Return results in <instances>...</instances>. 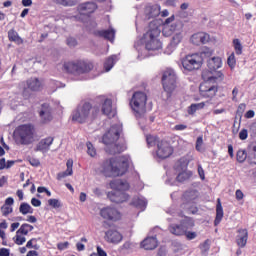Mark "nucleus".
<instances>
[{
  "label": "nucleus",
  "instance_id": "nucleus-3",
  "mask_svg": "<svg viewBox=\"0 0 256 256\" xmlns=\"http://www.w3.org/2000/svg\"><path fill=\"white\" fill-rule=\"evenodd\" d=\"M161 30L157 24V20L150 22L147 32L144 34L140 42H136L134 47L139 51V45L142 44L146 51H159L163 44L159 40Z\"/></svg>",
  "mask_w": 256,
  "mask_h": 256
},
{
  "label": "nucleus",
  "instance_id": "nucleus-44",
  "mask_svg": "<svg viewBox=\"0 0 256 256\" xmlns=\"http://www.w3.org/2000/svg\"><path fill=\"white\" fill-rule=\"evenodd\" d=\"M227 63L230 69H235V65H237V60L235 59V53H232L228 59Z\"/></svg>",
  "mask_w": 256,
  "mask_h": 256
},
{
  "label": "nucleus",
  "instance_id": "nucleus-31",
  "mask_svg": "<svg viewBox=\"0 0 256 256\" xmlns=\"http://www.w3.org/2000/svg\"><path fill=\"white\" fill-rule=\"evenodd\" d=\"M223 206L221 205V199H217V205H216V218L214 221V225L217 226L219 223H221L223 219Z\"/></svg>",
  "mask_w": 256,
  "mask_h": 256
},
{
  "label": "nucleus",
  "instance_id": "nucleus-43",
  "mask_svg": "<svg viewBox=\"0 0 256 256\" xmlns=\"http://www.w3.org/2000/svg\"><path fill=\"white\" fill-rule=\"evenodd\" d=\"M236 157L239 163H244V161L247 159V152H245V150H239Z\"/></svg>",
  "mask_w": 256,
  "mask_h": 256
},
{
  "label": "nucleus",
  "instance_id": "nucleus-57",
  "mask_svg": "<svg viewBox=\"0 0 256 256\" xmlns=\"http://www.w3.org/2000/svg\"><path fill=\"white\" fill-rule=\"evenodd\" d=\"M67 45L69 47H75L77 45V40L75 38H68Z\"/></svg>",
  "mask_w": 256,
  "mask_h": 256
},
{
  "label": "nucleus",
  "instance_id": "nucleus-21",
  "mask_svg": "<svg viewBox=\"0 0 256 256\" xmlns=\"http://www.w3.org/2000/svg\"><path fill=\"white\" fill-rule=\"evenodd\" d=\"M141 249H145V251H153L159 247V241L157 240V237L150 236L146 237L141 243H140Z\"/></svg>",
  "mask_w": 256,
  "mask_h": 256
},
{
  "label": "nucleus",
  "instance_id": "nucleus-2",
  "mask_svg": "<svg viewBox=\"0 0 256 256\" xmlns=\"http://www.w3.org/2000/svg\"><path fill=\"white\" fill-rule=\"evenodd\" d=\"M122 131L123 125L116 124L111 126V128L102 137V143L106 145V151L111 155L123 153V151L127 149L125 140L120 137Z\"/></svg>",
  "mask_w": 256,
  "mask_h": 256
},
{
  "label": "nucleus",
  "instance_id": "nucleus-39",
  "mask_svg": "<svg viewBox=\"0 0 256 256\" xmlns=\"http://www.w3.org/2000/svg\"><path fill=\"white\" fill-rule=\"evenodd\" d=\"M248 159H249L250 163H252L253 165H256V144H254L250 147Z\"/></svg>",
  "mask_w": 256,
  "mask_h": 256
},
{
  "label": "nucleus",
  "instance_id": "nucleus-4",
  "mask_svg": "<svg viewBox=\"0 0 256 256\" xmlns=\"http://www.w3.org/2000/svg\"><path fill=\"white\" fill-rule=\"evenodd\" d=\"M109 185L113 191L108 192L107 197L112 203H125L129 199V196L123 192L129 189V183L127 181L121 179L112 180Z\"/></svg>",
  "mask_w": 256,
  "mask_h": 256
},
{
  "label": "nucleus",
  "instance_id": "nucleus-54",
  "mask_svg": "<svg viewBox=\"0 0 256 256\" xmlns=\"http://www.w3.org/2000/svg\"><path fill=\"white\" fill-rule=\"evenodd\" d=\"M198 175L202 181H205V170H203L201 165H198Z\"/></svg>",
  "mask_w": 256,
  "mask_h": 256
},
{
  "label": "nucleus",
  "instance_id": "nucleus-34",
  "mask_svg": "<svg viewBox=\"0 0 256 256\" xmlns=\"http://www.w3.org/2000/svg\"><path fill=\"white\" fill-rule=\"evenodd\" d=\"M201 109H205V102L191 104L190 107H188V115H195V113L201 111Z\"/></svg>",
  "mask_w": 256,
  "mask_h": 256
},
{
  "label": "nucleus",
  "instance_id": "nucleus-47",
  "mask_svg": "<svg viewBox=\"0 0 256 256\" xmlns=\"http://www.w3.org/2000/svg\"><path fill=\"white\" fill-rule=\"evenodd\" d=\"M1 213L4 217H7V215H11L13 213V207L6 206L5 204L1 207Z\"/></svg>",
  "mask_w": 256,
  "mask_h": 256
},
{
  "label": "nucleus",
  "instance_id": "nucleus-30",
  "mask_svg": "<svg viewBox=\"0 0 256 256\" xmlns=\"http://www.w3.org/2000/svg\"><path fill=\"white\" fill-rule=\"evenodd\" d=\"M238 233L239 235L237 238V245L239 247H245V245H247V239L249 237V233L247 232V229H240Z\"/></svg>",
  "mask_w": 256,
  "mask_h": 256
},
{
  "label": "nucleus",
  "instance_id": "nucleus-49",
  "mask_svg": "<svg viewBox=\"0 0 256 256\" xmlns=\"http://www.w3.org/2000/svg\"><path fill=\"white\" fill-rule=\"evenodd\" d=\"M200 249L203 253V255H205L207 253V251H209L210 249V245H209V240H206L201 246Z\"/></svg>",
  "mask_w": 256,
  "mask_h": 256
},
{
  "label": "nucleus",
  "instance_id": "nucleus-17",
  "mask_svg": "<svg viewBox=\"0 0 256 256\" xmlns=\"http://www.w3.org/2000/svg\"><path fill=\"white\" fill-rule=\"evenodd\" d=\"M100 216L107 221H119L121 219V212L115 207L108 206L100 210Z\"/></svg>",
  "mask_w": 256,
  "mask_h": 256
},
{
  "label": "nucleus",
  "instance_id": "nucleus-24",
  "mask_svg": "<svg viewBox=\"0 0 256 256\" xmlns=\"http://www.w3.org/2000/svg\"><path fill=\"white\" fill-rule=\"evenodd\" d=\"M27 89L33 92H39L43 90L44 83L42 79L30 78L26 81Z\"/></svg>",
  "mask_w": 256,
  "mask_h": 256
},
{
  "label": "nucleus",
  "instance_id": "nucleus-9",
  "mask_svg": "<svg viewBox=\"0 0 256 256\" xmlns=\"http://www.w3.org/2000/svg\"><path fill=\"white\" fill-rule=\"evenodd\" d=\"M147 105V94L135 92L130 100V106L136 117H143Z\"/></svg>",
  "mask_w": 256,
  "mask_h": 256
},
{
  "label": "nucleus",
  "instance_id": "nucleus-19",
  "mask_svg": "<svg viewBox=\"0 0 256 256\" xmlns=\"http://www.w3.org/2000/svg\"><path fill=\"white\" fill-rule=\"evenodd\" d=\"M175 171L177 173L176 179L179 183H183L184 181H188L193 176L191 171H183V164L181 161H178L175 165Z\"/></svg>",
  "mask_w": 256,
  "mask_h": 256
},
{
  "label": "nucleus",
  "instance_id": "nucleus-18",
  "mask_svg": "<svg viewBox=\"0 0 256 256\" xmlns=\"http://www.w3.org/2000/svg\"><path fill=\"white\" fill-rule=\"evenodd\" d=\"M191 227H195V222L193 220L188 219V224L185 225V222H181L180 225H170L169 231L172 235L181 236L185 235L186 229H191Z\"/></svg>",
  "mask_w": 256,
  "mask_h": 256
},
{
  "label": "nucleus",
  "instance_id": "nucleus-5",
  "mask_svg": "<svg viewBox=\"0 0 256 256\" xmlns=\"http://www.w3.org/2000/svg\"><path fill=\"white\" fill-rule=\"evenodd\" d=\"M207 67L208 69L202 72V79H204V81H218V79L223 81V72L217 70L223 67V60L221 57L217 56L210 58Z\"/></svg>",
  "mask_w": 256,
  "mask_h": 256
},
{
  "label": "nucleus",
  "instance_id": "nucleus-61",
  "mask_svg": "<svg viewBox=\"0 0 256 256\" xmlns=\"http://www.w3.org/2000/svg\"><path fill=\"white\" fill-rule=\"evenodd\" d=\"M13 203H15V200L13 199V197H8L5 200L4 205H6L7 207H11V205H13Z\"/></svg>",
  "mask_w": 256,
  "mask_h": 256
},
{
  "label": "nucleus",
  "instance_id": "nucleus-12",
  "mask_svg": "<svg viewBox=\"0 0 256 256\" xmlns=\"http://www.w3.org/2000/svg\"><path fill=\"white\" fill-rule=\"evenodd\" d=\"M177 83V74L175 73V70L168 68L164 71L162 76V85L164 88V91L166 93H173L175 91V87Z\"/></svg>",
  "mask_w": 256,
  "mask_h": 256
},
{
  "label": "nucleus",
  "instance_id": "nucleus-55",
  "mask_svg": "<svg viewBox=\"0 0 256 256\" xmlns=\"http://www.w3.org/2000/svg\"><path fill=\"white\" fill-rule=\"evenodd\" d=\"M235 197H236L237 201H241V200H243V197H245V194H243V191L238 189L235 192Z\"/></svg>",
  "mask_w": 256,
  "mask_h": 256
},
{
  "label": "nucleus",
  "instance_id": "nucleus-51",
  "mask_svg": "<svg viewBox=\"0 0 256 256\" xmlns=\"http://www.w3.org/2000/svg\"><path fill=\"white\" fill-rule=\"evenodd\" d=\"M237 95H239V87H234V89L232 90V101H234V103H237L239 101Z\"/></svg>",
  "mask_w": 256,
  "mask_h": 256
},
{
  "label": "nucleus",
  "instance_id": "nucleus-37",
  "mask_svg": "<svg viewBox=\"0 0 256 256\" xmlns=\"http://www.w3.org/2000/svg\"><path fill=\"white\" fill-rule=\"evenodd\" d=\"M8 37L10 41H14V43H17L18 45H21V43H23V39L19 37V34L15 30H10L8 32Z\"/></svg>",
  "mask_w": 256,
  "mask_h": 256
},
{
  "label": "nucleus",
  "instance_id": "nucleus-1",
  "mask_svg": "<svg viewBox=\"0 0 256 256\" xmlns=\"http://www.w3.org/2000/svg\"><path fill=\"white\" fill-rule=\"evenodd\" d=\"M131 158L129 156H120L118 158H111L105 160L98 168L97 171L104 175V177H121L127 173Z\"/></svg>",
  "mask_w": 256,
  "mask_h": 256
},
{
  "label": "nucleus",
  "instance_id": "nucleus-63",
  "mask_svg": "<svg viewBox=\"0 0 256 256\" xmlns=\"http://www.w3.org/2000/svg\"><path fill=\"white\" fill-rule=\"evenodd\" d=\"M158 255L159 256L167 255V248L166 247H160L159 250H158Z\"/></svg>",
  "mask_w": 256,
  "mask_h": 256
},
{
  "label": "nucleus",
  "instance_id": "nucleus-53",
  "mask_svg": "<svg viewBox=\"0 0 256 256\" xmlns=\"http://www.w3.org/2000/svg\"><path fill=\"white\" fill-rule=\"evenodd\" d=\"M245 109H247V105H245V103L239 104L238 109H237V114L243 115V113H245Z\"/></svg>",
  "mask_w": 256,
  "mask_h": 256
},
{
  "label": "nucleus",
  "instance_id": "nucleus-45",
  "mask_svg": "<svg viewBox=\"0 0 256 256\" xmlns=\"http://www.w3.org/2000/svg\"><path fill=\"white\" fill-rule=\"evenodd\" d=\"M196 151L203 153L205 149L203 148V136H199L196 140Z\"/></svg>",
  "mask_w": 256,
  "mask_h": 256
},
{
  "label": "nucleus",
  "instance_id": "nucleus-62",
  "mask_svg": "<svg viewBox=\"0 0 256 256\" xmlns=\"http://www.w3.org/2000/svg\"><path fill=\"white\" fill-rule=\"evenodd\" d=\"M97 253L98 256H107V252H105V250H103V248L100 246H97Z\"/></svg>",
  "mask_w": 256,
  "mask_h": 256
},
{
  "label": "nucleus",
  "instance_id": "nucleus-38",
  "mask_svg": "<svg viewBox=\"0 0 256 256\" xmlns=\"http://www.w3.org/2000/svg\"><path fill=\"white\" fill-rule=\"evenodd\" d=\"M19 211H20V213H22V215L32 214L33 207H31V205H29L28 203H22L20 205Z\"/></svg>",
  "mask_w": 256,
  "mask_h": 256
},
{
  "label": "nucleus",
  "instance_id": "nucleus-20",
  "mask_svg": "<svg viewBox=\"0 0 256 256\" xmlns=\"http://www.w3.org/2000/svg\"><path fill=\"white\" fill-rule=\"evenodd\" d=\"M144 15L146 19H155L161 15V5L149 4L145 7Z\"/></svg>",
  "mask_w": 256,
  "mask_h": 256
},
{
  "label": "nucleus",
  "instance_id": "nucleus-27",
  "mask_svg": "<svg viewBox=\"0 0 256 256\" xmlns=\"http://www.w3.org/2000/svg\"><path fill=\"white\" fill-rule=\"evenodd\" d=\"M102 113L107 117H115V111L113 110V101L106 99L102 104Z\"/></svg>",
  "mask_w": 256,
  "mask_h": 256
},
{
  "label": "nucleus",
  "instance_id": "nucleus-6",
  "mask_svg": "<svg viewBox=\"0 0 256 256\" xmlns=\"http://www.w3.org/2000/svg\"><path fill=\"white\" fill-rule=\"evenodd\" d=\"M14 137L20 145H31V143L35 142L37 137L35 126L31 124L18 126L14 131Z\"/></svg>",
  "mask_w": 256,
  "mask_h": 256
},
{
  "label": "nucleus",
  "instance_id": "nucleus-13",
  "mask_svg": "<svg viewBox=\"0 0 256 256\" xmlns=\"http://www.w3.org/2000/svg\"><path fill=\"white\" fill-rule=\"evenodd\" d=\"M217 83V80H204L202 84H200V95L202 97H205L206 99H212V97H215L217 95V85L212 84Z\"/></svg>",
  "mask_w": 256,
  "mask_h": 256
},
{
  "label": "nucleus",
  "instance_id": "nucleus-64",
  "mask_svg": "<svg viewBox=\"0 0 256 256\" xmlns=\"http://www.w3.org/2000/svg\"><path fill=\"white\" fill-rule=\"evenodd\" d=\"M19 225H21L19 222L12 223L10 227L11 233H13L16 229H19Z\"/></svg>",
  "mask_w": 256,
  "mask_h": 256
},
{
  "label": "nucleus",
  "instance_id": "nucleus-16",
  "mask_svg": "<svg viewBox=\"0 0 256 256\" xmlns=\"http://www.w3.org/2000/svg\"><path fill=\"white\" fill-rule=\"evenodd\" d=\"M173 155V146L167 141H160L157 144L156 157L158 159H168Z\"/></svg>",
  "mask_w": 256,
  "mask_h": 256
},
{
  "label": "nucleus",
  "instance_id": "nucleus-8",
  "mask_svg": "<svg viewBox=\"0 0 256 256\" xmlns=\"http://www.w3.org/2000/svg\"><path fill=\"white\" fill-rule=\"evenodd\" d=\"M93 69V64L85 63V62H65L62 65V70L65 73H70L71 75H85V73H89Z\"/></svg>",
  "mask_w": 256,
  "mask_h": 256
},
{
  "label": "nucleus",
  "instance_id": "nucleus-35",
  "mask_svg": "<svg viewBox=\"0 0 256 256\" xmlns=\"http://www.w3.org/2000/svg\"><path fill=\"white\" fill-rule=\"evenodd\" d=\"M172 39L170 42L171 47H177L181 41H183V31L177 32L175 34H172Z\"/></svg>",
  "mask_w": 256,
  "mask_h": 256
},
{
  "label": "nucleus",
  "instance_id": "nucleus-59",
  "mask_svg": "<svg viewBox=\"0 0 256 256\" xmlns=\"http://www.w3.org/2000/svg\"><path fill=\"white\" fill-rule=\"evenodd\" d=\"M11 251L7 248H0V256H9Z\"/></svg>",
  "mask_w": 256,
  "mask_h": 256
},
{
  "label": "nucleus",
  "instance_id": "nucleus-32",
  "mask_svg": "<svg viewBox=\"0 0 256 256\" xmlns=\"http://www.w3.org/2000/svg\"><path fill=\"white\" fill-rule=\"evenodd\" d=\"M100 37H104V39H107L108 41H113L115 40V30L113 28L109 30H102L99 32Z\"/></svg>",
  "mask_w": 256,
  "mask_h": 256
},
{
  "label": "nucleus",
  "instance_id": "nucleus-26",
  "mask_svg": "<svg viewBox=\"0 0 256 256\" xmlns=\"http://www.w3.org/2000/svg\"><path fill=\"white\" fill-rule=\"evenodd\" d=\"M40 117L44 123H49V121H52L53 115L51 114V107L48 104L42 105Z\"/></svg>",
  "mask_w": 256,
  "mask_h": 256
},
{
  "label": "nucleus",
  "instance_id": "nucleus-28",
  "mask_svg": "<svg viewBox=\"0 0 256 256\" xmlns=\"http://www.w3.org/2000/svg\"><path fill=\"white\" fill-rule=\"evenodd\" d=\"M66 167H67L66 171L60 172L57 174L58 181H61V179H65V177H69V176L73 175V160L72 159H69L66 162Z\"/></svg>",
  "mask_w": 256,
  "mask_h": 256
},
{
  "label": "nucleus",
  "instance_id": "nucleus-7",
  "mask_svg": "<svg viewBox=\"0 0 256 256\" xmlns=\"http://www.w3.org/2000/svg\"><path fill=\"white\" fill-rule=\"evenodd\" d=\"M99 113V109L93 107L90 103L80 104L75 111L72 113V121L76 123H85L90 119H95Z\"/></svg>",
  "mask_w": 256,
  "mask_h": 256
},
{
  "label": "nucleus",
  "instance_id": "nucleus-36",
  "mask_svg": "<svg viewBox=\"0 0 256 256\" xmlns=\"http://www.w3.org/2000/svg\"><path fill=\"white\" fill-rule=\"evenodd\" d=\"M33 229H34L33 225L25 223V224H22L16 232H18V234L20 233L21 235H29V233H31Z\"/></svg>",
  "mask_w": 256,
  "mask_h": 256
},
{
  "label": "nucleus",
  "instance_id": "nucleus-15",
  "mask_svg": "<svg viewBox=\"0 0 256 256\" xmlns=\"http://www.w3.org/2000/svg\"><path fill=\"white\" fill-rule=\"evenodd\" d=\"M97 10V4L94 2H85L78 6V16H74L75 19L78 21H83L84 19H87L91 13H95Z\"/></svg>",
  "mask_w": 256,
  "mask_h": 256
},
{
  "label": "nucleus",
  "instance_id": "nucleus-50",
  "mask_svg": "<svg viewBox=\"0 0 256 256\" xmlns=\"http://www.w3.org/2000/svg\"><path fill=\"white\" fill-rule=\"evenodd\" d=\"M184 235L188 239V241H192V239H195L197 237V232H191V231L187 232V229H186Z\"/></svg>",
  "mask_w": 256,
  "mask_h": 256
},
{
  "label": "nucleus",
  "instance_id": "nucleus-40",
  "mask_svg": "<svg viewBox=\"0 0 256 256\" xmlns=\"http://www.w3.org/2000/svg\"><path fill=\"white\" fill-rule=\"evenodd\" d=\"M233 47H234L236 55H241L243 53V45L241 44V40H239L237 38L234 39Z\"/></svg>",
  "mask_w": 256,
  "mask_h": 256
},
{
  "label": "nucleus",
  "instance_id": "nucleus-52",
  "mask_svg": "<svg viewBox=\"0 0 256 256\" xmlns=\"http://www.w3.org/2000/svg\"><path fill=\"white\" fill-rule=\"evenodd\" d=\"M247 137H249V132L247 131V129H242L239 133V139H241V141H245Z\"/></svg>",
  "mask_w": 256,
  "mask_h": 256
},
{
  "label": "nucleus",
  "instance_id": "nucleus-42",
  "mask_svg": "<svg viewBox=\"0 0 256 256\" xmlns=\"http://www.w3.org/2000/svg\"><path fill=\"white\" fill-rule=\"evenodd\" d=\"M25 241H27V238H25V236H23V234L16 232V235L14 237V243L16 245H23L25 243Z\"/></svg>",
  "mask_w": 256,
  "mask_h": 256
},
{
  "label": "nucleus",
  "instance_id": "nucleus-33",
  "mask_svg": "<svg viewBox=\"0 0 256 256\" xmlns=\"http://www.w3.org/2000/svg\"><path fill=\"white\" fill-rule=\"evenodd\" d=\"M117 61V55H112L109 58H107V60L104 63L105 72L107 73L110 69H113V66L115 65V63H117Z\"/></svg>",
  "mask_w": 256,
  "mask_h": 256
},
{
  "label": "nucleus",
  "instance_id": "nucleus-22",
  "mask_svg": "<svg viewBox=\"0 0 256 256\" xmlns=\"http://www.w3.org/2000/svg\"><path fill=\"white\" fill-rule=\"evenodd\" d=\"M105 239L108 243L117 245L123 241V235L115 229H110L105 233Z\"/></svg>",
  "mask_w": 256,
  "mask_h": 256
},
{
  "label": "nucleus",
  "instance_id": "nucleus-29",
  "mask_svg": "<svg viewBox=\"0 0 256 256\" xmlns=\"http://www.w3.org/2000/svg\"><path fill=\"white\" fill-rule=\"evenodd\" d=\"M132 205L136 209H140V211H145L147 209V200L143 196L135 197L132 200Z\"/></svg>",
  "mask_w": 256,
  "mask_h": 256
},
{
  "label": "nucleus",
  "instance_id": "nucleus-46",
  "mask_svg": "<svg viewBox=\"0 0 256 256\" xmlns=\"http://www.w3.org/2000/svg\"><path fill=\"white\" fill-rule=\"evenodd\" d=\"M48 205L50 207H53V209H59L60 207H62L61 201H59V199H49Z\"/></svg>",
  "mask_w": 256,
  "mask_h": 256
},
{
  "label": "nucleus",
  "instance_id": "nucleus-25",
  "mask_svg": "<svg viewBox=\"0 0 256 256\" xmlns=\"http://www.w3.org/2000/svg\"><path fill=\"white\" fill-rule=\"evenodd\" d=\"M55 139L51 136L46 137L37 144L36 151H41V153H47L49 151L50 147L53 145V141Z\"/></svg>",
  "mask_w": 256,
  "mask_h": 256
},
{
  "label": "nucleus",
  "instance_id": "nucleus-60",
  "mask_svg": "<svg viewBox=\"0 0 256 256\" xmlns=\"http://www.w3.org/2000/svg\"><path fill=\"white\" fill-rule=\"evenodd\" d=\"M31 205H33V207H41V200L37 198H32Z\"/></svg>",
  "mask_w": 256,
  "mask_h": 256
},
{
  "label": "nucleus",
  "instance_id": "nucleus-58",
  "mask_svg": "<svg viewBox=\"0 0 256 256\" xmlns=\"http://www.w3.org/2000/svg\"><path fill=\"white\" fill-rule=\"evenodd\" d=\"M30 165H32V167H39V165H41V162H39L38 159L35 158H31L29 160Z\"/></svg>",
  "mask_w": 256,
  "mask_h": 256
},
{
  "label": "nucleus",
  "instance_id": "nucleus-41",
  "mask_svg": "<svg viewBox=\"0 0 256 256\" xmlns=\"http://www.w3.org/2000/svg\"><path fill=\"white\" fill-rule=\"evenodd\" d=\"M87 147V153L90 157H97V149H95V146L91 142L86 143Z\"/></svg>",
  "mask_w": 256,
  "mask_h": 256
},
{
  "label": "nucleus",
  "instance_id": "nucleus-23",
  "mask_svg": "<svg viewBox=\"0 0 256 256\" xmlns=\"http://www.w3.org/2000/svg\"><path fill=\"white\" fill-rule=\"evenodd\" d=\"M211 41V36L205 32H198L191 36V42L193 45H205Z\"/></svg>",
  "mask_w": 256,
  "mask_h": 256
},
{
  "label": "nucleus",
  "instance_id": "nucleus-11",
  "mask_svg": "<svg viewBox=\"0 0 256 256\" xmlns=\"http://www.w3.org/2000/svg\"><path fill=\"white\" fill-rule=\"evenodd\" d=\"M181 63L185 71H197L203 65V56L199 53L189 54L181 59Z\"/></svg>",
  "mask_w": 256,
  "mask_h": 256
},
{
  "label": "nucleus",
  "instance_id": "nucleus-14",
  "mask_svg": "<svg viewBox=\"0 0 256 256\" xmlns=\"http://www.w3.org/2000/svg\"><path fill=\"white\" fill-rule=\"evenodd\" d=\"M199 197V192L197 190H189L186 191L183 195V204L181 207L184 209H188L190 213H197V207H191L195 200Z\"/></svg>",
  "mask_w": 256,
  "mask_h": 256
},
{
  "label": "nucleus",
  "instance_id": "nucleus-56",
  "mask_svg": "<svg viewBox=\"0 0 256 256\" xmlns=\"http://www.w3.org/2000/svg\"><path fill=\"white\" fill-rule=\"evenodd\" d=\"M67 247H69V242H62V243H59L57 245V248L60 250V251H65V249H67Z\"/></svg>",
  "mask_w": 256,
  "mask_h": 256
},
{
  "label": "nucleus",
  "instance_id": "nucleus-48",
  "mask_svg": "<svg viewBox=\"0 0 256 256\" xmlns=\"http://www.w3.org/2000/svg\"><path fill=\"white\" fill-rule=\"evenodd\" d=\"M146 141L149 147H153L157 143V137L148 135L146 136Z\"/></svg>",
  "mask_w": 256,
  "mask_h": 256
},
{
  "label": "nucleus",
  "instance_id": "nucleus-10",
  "mask_svg": "<svg viewBox=\"0 0 256 256\" xmlns=\"http://www.w3.org/2000/svg\"><path fill=\"white\" fill-rule=\"evenodd\" d=\"M181 31H183V22L175 21V15L168 17L162 24V35L164 37H171V35Z\"/></svg>",
  "mask_w": 256,
  "mask_h": 256
}]
</instances>
